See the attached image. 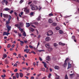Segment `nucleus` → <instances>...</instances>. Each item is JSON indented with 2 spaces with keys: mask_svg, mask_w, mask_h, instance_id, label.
Instances as JSON below:
<instances>
[{
  "mask_svg": "<svg viewBox=\"0 0 79 79\" xmlns=\"http://www.w3.org/2000/svg\"><path fill=\"white\" fill-rule=\"evenodd\" d=\"M11 15H9V19H8V20H6V25H8V24H9L10 23V20H11Z\"/></svg>",
  "mask_w": 79,
  "mask_h": 79,
  "instance_id": "f257e3e1",
  "label": "nucleus"
},
{
  "mask_svg": "<svg viewBox=\"0 0 79 79\" xmlns=\"http://www.w3.org/2000/svg\"><path fill=\"white\" fill-rule=\"evenodd\" d=\"M53 32L52 30H49L48 32H47V36H49V35H51L53 34Z\"/></svg>",
  "mask_w": 79,
  "mask_h": 79,
  "instance_id": "f03ea898",
  "label": "nucleus"
},
{
  "mask_svg": "<svg viewBox=\"0 0 79 79\" xmlns=\"http://www.w3.org/2000/svg\"><path fill=\"white\" fill-rule=\"evenodd\" d=\"M31 9L32 10H38L39 8L37 7V6H34L31 7Z\"/></svg>",
  "mask_w": 79,
  "mask_h": 79,
  "instance_id": "7ed1b4c3",
  "label": "nucleus"
},
{
  "mask_svg": "<svg viewBox=\"0 0 79 79\" xmlns=\"http://www.w3.org/2000/svg\"><path fill=\"white\" fill-rule=\"evenodd\" d=\"M24 11H25L26 13H29V9H25Z\"/></svg>",
  "mask_w": 79,
  "mask_h": 79,
  "instance_id": "20e7f679",
  "label": "nucleus"
},
{
  "mask_svg": "<svg viewBox=\"0 0 79 79\" xmlns=\"http://www.w3.org/2000/svg\"><path fill=\"white\" fill-rule=\"evenodd\" d=\"M71 67V64H70L69 62L67 69H69V68H70Z\"/></svg>",
  "mask_w": 79,
  "mask_h": 79,
  "instance_id": "39448f33",
  "label": "nucleus"
},
{
  "mask_svg": "<svg viewBox=\"0 0 79 79\" xmlns=\"http://www.w3.org/2000/svg\"><path fill=\"white\" fill-rule=\"evenodd\" d=\"M3 1L4 3H5L6 5H7V4L8 3V1L7 0H2Z\"/></svg>",
  "mask_w": 79,
  "mask_h": 79,
  "instance_id": "423d86ee",
  "label": "nucleus"
},
{
  "mask_svg": "<svg viewBox=\"0 0 79 79\" xmlns=\"http://www.w3.org/2000/svg\"><path fill=\"white\" fill-rule=\"evenodd\" d=\"M45 46L47 48H49L50 47V45L49 44H45Z\"/></svg>",
  "mask_w": 79,
  "mask_h": 79,
  "instance_id": "0eeeda50",
  "label": "nucleus"
},
{
  "mask_svg": "<svg viewBox=\"0 0 79 79\" xmlns=\"http://www.w3.org/2000/svg\"><path fill=\"white\" fill-rule=\"evenodd\" d=\"M41 19V15H40L37 18V19L38 21H39Z\"/></svg>",
  "mask_w": 79,
  "mask_h": 79,
  "instance_id": "6e6552de",
  "label": "nucleus"
},
{
  "mask_svg": "<svg viewBox=\"0 0 79 79\" xmlns=\"http://www.w3.org/2000/svg\"><path fill=\"white\" fill-rule=\"evenodd\" d=\"M50 40V37L48 36L45 39L46 41H48L49 40Z\"/></svg>",
  "mask_w": 79,
  "mask_h": 79,
  "instance_id": "1a4fd4ad",
  "label": "nucleus"
},
{
  "mask_svg": "<svg viewBox=\"0 0 79 79\" xmlns=\"http://www.w3.org/2000/svg\"><path fill=\"white\" fill-rule=\"evenodd\" d=\"M6 27L7 29H10L11 30V27L10 26L7 25Z\"/></svg>",
  "mask_w": 79,
  "mask_h": 79,
  "instance_id": "9d476101",
  "label": "nucleus"
},
{
  "mask_svg": "<svg viewBox=\"0 0 79 79\" xmlns=\"http://www.w3.org/2000/svg\"><path fill=\"white\" fill-rule=\"evenodd\" d=\"M3 15L4 18H8V15H5L4 14H3Z\"/></svg>",
  "mask_w": 79,
  "mask_h": 79,
  "instance_id": "9b49d317",
  "label": "nucleus"
},
{
  "mask_svg": "<svg viewBox=\"0 0 79 79\" xmlns=\"http://www.w3.org/2000/svg\"><path fill=\"white\" fill-rule=\"evenodd\" d=\"M30 50V49H25L24 50V52H26L27 53H29V51Z\"/></svg>",
  "mask_w": 79,
  "mask_h": 79,
  "instance_id": "f8f14e48",
  "label": "nucleus"
},
{
  "mask_svg": "<svg viewBox=\"0 0 79 79\" xmlns=\"http://www.w3.org/2000/svg\"><path fill=\"white\" fill-rule=\"evenodd\" d=\"M18 28H19V30H20V31H21L22 32H24V30H23V29L20 28V27H19Z\"/></svg>",
  "mask_w": 79,
  "mask_h": 79,
  "instance_id": "ddd939ff",
  "label": "nucleus"
},
{
  "mask_svg": "<svg viewBox=\"0 0 79 79\" xmlns=\"http://www.w3.org/2000/svg\"><path fill=\"white\" fill-rule=\"evenodd\" d=\"M67 60H68V58H67L65 61L64 63V64L65 65V66H66V65H67L68 64V62H66Z\"/></svg>",
  "mask_w": 79,
  "mask_h": 79,
  "instance_id": "4468645a",
  "label": "nucleus"
},
{
  "mask_svg": "<svg viewBox=\"0 0 79 79\" xmlns=\"http://www.w3.org/2000/svg\"><path fill=\"white\" fill-rule=\"evenodd\" d=\"M26 27H29L30 26V23H26Z\"/></svg>",
  "mask_w": 79,
  "mask_h": 79,
  "instance_id": "2eb2a0df",
  "label": "nucleus"
},
{
  "mask_svg": "<svg viewBox=\"0 0 79 79\" xmlns=\"http://www.w3.org/2000/svg\"><path fill=\"white\" fill-rule=\"evenodd\" d=\"M29 29L31 31V32H34V29L32 28L31 27H30L29 28Z\"/></svg>",
  "mask_w": 79,
  "mask_h": 79,
  "instance_id": "dca6fc26",
  "label": "nucleus"
},
{
  "mask_svg": "<svg viewBox=\"0 0 79 79\" xmlns=\"http://www.w3.org/2000/svg\"><path fill=\"white\" fill-rule=\"evenodd\" d=\"M52 50H53V48L51 47L49 48L48 49V51L49 52H51Z\"/></svg>",
  "mask_w": 79,
  "mask_h": 79,
  "instance_id": "f3484780",
  "label": "nucleus"
},
{
  "mask_svg": "<svg viewBox=\"0 0 79 79\" xmlns=\"http://www.w3.org/2000/svg\"><path fill=\"white\" fill-rule=\"evenodd\" d=\"M19 26L20 27H23V23H19Z\"/></svg>",
  "mask_w": 79,
  "mask_h": 79,
  "instance_id": "a211bd4d",
  "label": "nucleus"
},
{
  "mask_svg": "<svg viewBox=\"0 0 79 79\" xmlns=\"http://www.w3.org/2000/svg\"><path fill=\"white\" fill-rule=\"evenodd\" d=\"M19 76L20 77H23V74L22 73H20L19 74Z\"/></svg>",
  "mask_w": 79,
  "mask_h": 79,
  "instance_id": "6ab92c4d",
  "label": "nucleus"
},
{
  "mask_svg": "<svg viewBox=\"0 0 79 79\" xmlns=\"http://www.w3.org/2000/svg\"><path fill=\"white\" fill-rule=\"evenodd\" d=\"M54 68L55 69H60V68L58 66H55Z\"/></svg>",
  "mask_w": 79,
  "mask_h": 79,
  "instance_id": "aec40b11",
  "label": "nucleus"
},
{
  "mask_svg": "<svg viewBox=\"0 0 79 79\" xmlns=\"http://www.w3.org/2000/svg\"><path fill=\"white\" fill-rule=\"evenodd\" d=\"M33 24H34L35 25H37V26L39 25V23L38 22H34L33 23Z\"/></svg>",
  "mask_w": 79,
  "mask_h": 79,
  "instance_id": "412c9836",
  "label": "nucleus"
},
{
  "mask_svg": "<svg viewBox=\"0 0 79 79\" xmlns=\"http://www.w3.org/2000/svg\"><path fill=\"white\" fill-rule=\"evenodd\" d=\"M46 60L48 61H50V58L49 56H47L46 58Z\"/></svg>",
  "mask_w": 79,
  "mask_h": 79,
  "instance_id": "4be33fe9",
  "label": "nucleus"
},
{
  "mask_svg": "<svg viewBox=\"0 0 79 79\" xmlns=\"http://www.w3.org/2000/svg\"><path fill=\"white\" fill-rule=\"evenodd\" d=\"M59 45H63V46H64V45H65V44L64 43H62L60 42L59 43Z\"/></svg>",
  "mask_w": 79,
  "mask_h": 79,
  "instance_id": "5701e85b",
  "label": "nucleus"
},
{
  "mask_svg": "<svg viewBox=\"0 0 79 79\" xmlns=\"http://www.w3.org/2000/svg\"><path fill=\"white\" fill-rule=\"evenodd\" d=\"M71 16H72V15H70L69 16L66 15L64 16V18H69V17H71Z\"/></svg>",
  "mask_w": 79,
  "mask_h": 79,
  "instance_id": "b1692460",
  "label": "nucleus"
},
{
  "mask_svg": "<svg viewBox=\"0 0 79 79\" xmlns=\"http://www.w3.org/2000/svg\"><path fill=\"white\" fill-rule=\"evenodd\" d=\"M48 22L49 23H52L53 21H52L51 19H49L48 20Z\"/></svg>",
  "mask_w": 79,
  "mask_h": 79,
  "instance_id": "393cba45",
  "label": "nucleus"
},
{
  "mask_svg": "<svg viewBox=\"0 0 79 79\" xmlns=\"http://www.w3.org/2000/svg\"><path fill=\"white\" fill-rule=\"evenodd\" d=\"M51 24L52 26H56L57 24H56V23H53Z\"/></svg>",
  "mask_w": 79,
  "mask_h": 79,
  "instance_id": "a878e982",
  "label": "nucleus"
},
{
  "mask_svg": "<svg viewBox=\"0 0 79 79\" xmlns=\"http://www.w3.org/2000/svg\"><path fill=\"white\" fill-rule=\"evenodd\" d=\"M16 77H17V78L18 79V78H19V73H16Z\"/></svg>",
  "mask_w": 79,
  "mask_h": 79,
  "instance_id": "bb28decb",
  "label": "nucleus"
},
{
  "mask_svg": "<svg viewBox=\"0 0 79 79\" xmlns=\"http://www.w3.org/2000/svg\"><path fill=\"white\" fill-rule=\"evenodd\" d=\"M59 32L60 34H63V31L62 30H59Z\"/></svg>",
  "mask_w": 79,
  "mask_h": 79,
  "instance_id": "cd10ccee",
  "label": "nucleus"
},
{
  "mask_svg": "<svg viewBox=\"0 0 79 79\" xmlns=\"http://www.w3.org/2000/svg\"><path fill=\"white\" fill-rule=\"evenodd\" d=\"M4 10L5 11H10V9L7 8H6L5 9H4Z\"/></svg>",
  "mask_w": 79,
  "mask_h": 79,
  "instance_id": "c85d7f7f",
  "label": "nucleus"
},
{
  "mask_svg": "<svg viewBox=\"0 0 79 79\" xmlns=\"http://www.w3.org/2000/svg\"><path fill=\"white\" fill-rule=\"evenodd\" d=\"M54 47H57L58 46V44H57L55 43L53 44Z\"/></svg>",
  "mask_w": 79,
  "mask_h": 79,
  "instance_id": "c756f323",
  "label": "nucleus"
},
{
  "mask_svg": "<svg viewBox=\"0 0 79 79\" xmlns=\"http://www.w3.org/2000/svg\"><path fill=\"white\" fill-rule=\"evenodd\" d=\"M23 35L24 37H26V34L25 31H24V33H23Z\"/></svg>",
  "mask_w": 79,
  "mask_h": 79,
  "instance_id": "7c9ffc66",
  "label": "nucleus"
},
{
  "mask_svg": "<svg viewBox=\"0 0 79 79\" xmlns=\"http://www.w3.org/2000/svg\"><path fill=\"white\" fill-rule=\"evenodd\" d=\"M52 76V74L51 73H49V75L48 76V78H50Z\"/></svg>",
  "mask_w": 79,
  "mask_h": 79,
  "instance_id": "2f4dec72",
  "label": "nucleus"
},
{
  "mask_svg": "<svg viewBox=\"0 0 79 79\" xmlns=\"http://www.w3.org/2000/svg\"><path fill=\"white\" fill-rule=\"evenodd\" d=\"M34 12H31L30 14V16H33V15H34Z\"/></svg>",
  "mask_w": 79,
  "mask_h": 79,
  "instance_id": "473e14b6",
  "label": "nucleus"
},
{
  "mask_svg": "<svg viewBox=\"0 0 79 79\" xmlns=\"http://www.w3.org/2000/svg\"><path fill=\"white\" fill-rule=\"evenodd\" d=\"M6 56H7L6 54H4L3 55V57H4V58H6Z\"/></svg>",
  "mask_w": 79,
  "mask_h": 79,
  "instance_id": "72a5a7b5",
  "label": "nucleus"
},
{
  "mask_svg": "<svg viewBox=\"0 0 79 79\" xmlns=\"http://www.w3.org/2000/svg\"><path fill=\"white\" fill-rule=\"evenodd\" d=\"M65 79H68V76L67 75V74L65 75Z\"/></svg>",
  "mask_w": 79,
  "mask_h": 79,
  "instance_id": "f704fd0d",
  "label": "nucleus"
},
{
  "mask_svg": "<svg viewBox=\"0 0 79 79\" xmlns=\"http://www.w3.org/2000/svg\"><path fill=\"white\" fill-rule=\"evenodd\" d=\"M17 66H18V64L15 63L14 64L13 66L14 67H15V66H16V67H17Z\"/></svg>",
  "mask_w": 79,
  "mask_h": 79,
  "instance_id": "c9c22d12",
  "label": "nucleus"
},
{
  "mask_svg": "<svg viewBox=\"0 0 79 79\" xmlns=\"http://www.w3.org/2000/svg\"><path fill=\"white\" fill-rule=\"evenodd\" d=\"M5 62L6 64H8V60H5Z\"/></svg>",
  "mask_w": 79,
  "mask_h": 79,
  "instance_id": "e433bc0d",
  "label": "nucleus"
},
{
  "mask_svg": "<svg viewBox=\"0 0 79 79\" xmlns=\"http://www.w3.org/2000/svg\"><path fill=\"white\" fill-rule=\"evenodd\" d=\"M56 29L57 30H59V29H60V27H57L56 28Z\"/></svg>",
  "mask_w": 79,
  "mask_h": 79,
  "instance_id": "4c0bfd02",
  "label": "nucleus"
},
{
  "mask_svg": "<svg viewBox=\"0 0 79 79\" xmlns=\"http://www.w3.org/2000/svg\"><path fill=\"white\" fill-rule=\"evenodd\" d=\"M72 39H73V40H74V39H75V36L74 35L72 37Z\"/></svg>",
  "mask_w": 79,
  "mask_h": 79,
  "instance_id": "58836bf2",
  "label": "nucleus"
},
{
  "mask_svg": "<svg viewBox=\"0 0 79 79\" xmlns=\"http://www.w3.org/2000/svg\"><path fill=\"white\" fill-rule=\"evenodd\" d=\"M11 47V45L10 44H9L7 45V48H10Z\"/></svg>",
  "mask_w": 79,
  "mask_h": 79,
  "instance_id": "ea45409f",
  "label": "nucleus"
},
{
  "mask_svg": "<svg viewBox=\"0 0 79 79\" xmlns=\"http://www.w3.org/2000/svg\"><path fill=\"white\" fill-rule=\"evenodd\" d=\"M41 70L42 71H45V68H43L41 69Z\"/></svg>",
  "mask_w": 79,
  "mask_h": 79,
  "instance_id": "a19ab883",
  "label": "nucleus"
},
{
  "mask_svg": "<svg viewBox=\"0 0 79 79\" xmlns=\"http://www.w3.org/2000/svg\"><path fill=\"white\" fill-rule=\"evenodd\" d=\"M53 15V14L52 13L49 14V16H52Z\"/></svg>",
  "mask_w": 79,
  "mask_h": 79,
  "instance_id": "79ce46f5",
  "label": "nucleus"
},
{
  "mask_svg": "<svg viewBox=\"0 0 79 79\" xmlns=\"http://www.w3.org/2000/svg\"><path fill=\"white\" fill-rule=\"evenodd\" d=\"M29 47H30V48H33V46L31 45H29Z\"/></svg>",
  "mask_w": 79,
  "mask_h": 79,
  "instance_id": "37998d69",
  "label": "nucleus"
},
{
  "mask_svg": "<svg viewBox=\"0 0 79 79\" xmlns=\"http://www.w3.org/2000/svg\"><path fill=\"white\" fill-rule=\"evenodd\" d=\"M23 2H24V0H21L20 1V3H22Z\"/></svg>",
  "mask_w": 79,
  "mask_h": 79,
  "instance_id": "c03bdc74",
  "label": "nucleus"
},
{
  "mask_svg": "<svg viewBox=\"0 0 79 79\" xmlns=\"http://www.w3.org/2000/svg\"><path fill=\"white\" fill-rule=\"evenodd\" d=\"M16 79V77L15 76H13V79Z\"/></svg>",
  "mask_w": 79,
  "mask_h": 79,
  "instance_id": "a18cd8bd",
  "label": "nucleus"
},
{
  "mask_svg": "<svg viewBox=\"0 0 79 79\" xmlns=\"http://www.w3.org/2000/svg\"><path fill=\"white\" fill-rule=\"evenodd\" d=\"M14 72H17L18 71V69H16L14 70Z\"/></svg>",
  "mask_w": 79,
  "mask_h": 79,
  "instance_id": "49530a36",
  "label": "nucleus"
},
{
  "mask_svg": "<svg viewBox=\"0 0 79 79\" xmlns=\"http://www.w3.org/2000/svg\"><path fill=\"white\" fill-rule=\"evenodd\" d=\"M31 53H33L34 55H35V52L34 51H31Z\"/></svg>",
  "mask_w": 79,
  "mask_h": 79,
  "instance_id": "de8ad7c7",
  "label": "nucleus"
},
{
  "mask_svg": "<svg viewBox=\"0 0 79 79\" xmlns=\"http://www.w3.org/2000/svg\"><path fill=\"white\" fill-rule=\"evenodd\" d=\"M6 32H4L3 34V35H6Z\"/></svg>",
  "mask_w": 79,
  "mask_h": 79,
  "instance_id": "09e8293b",
  "label": "nucleus"
},
{
  "mask_svg": "<svg viewBox=\"0 0 79 79\" xmlns=\"http://www.w3.org/2000/svg\"><path fill=\"white\" fill-rule=\"evenodd\" d=\"M19 58H21V55L19 54Z\"/></svg>",
  "mask_w": 79,
  "mask_h": 79,
  "instance_id": "8fccbe9b",
  "label": "nucleus"
},
{
  "mask_svg": "<svg viewBox=\"0 0 79 79\" xmlns=\"http://www.w3.org/2000/svg\"><path fill=\"white\" fill-rule=\"evenodd\" d=\"M14 11L13 10H11L10 12V14H12V13H13Z\"/></svg>",
  "mask_w": 79,
  "mask_h": 79,
  "instance_id": "3c124183",
  "label": "nucleus"
},
{
  "mask_svg": "<svg viewBox=\"0 0 79 79\" xmlns=\"http://www.w3.org/2000/svg\"><path fill=\"white\" fill-rule=\"evenodd\" d=\"M73 75H74V73H73L72 74H70V77H72V76H73Z\"/></svg>",
  "mask_w": 79,
  "mask_h": 79,
  "instance_id": "603ef678",
  "label": "nucleus"
},
{
  "mask_svg": "<svg viewBox=\"0 0 79 79\" xmlns=\"http://www.w3.org/2000/svg\"><path fill=\"white\" fill-rule=\"evenodd\" d=\"M6 75H2V77H3V78H4V77H5Z\"/></svg>",
  "mask_w": 79,
  "mask_h": 79,
  "instance_id": "864d4df0",
  "label": "nucleus"
},
{
  "mask_svg": "<svg viewBox=\"0 0 79 79\" xmlns=\"http://www.w3.org/2000/svg\"><path fill=\"white\" fill-rule=\"evenodd\" d=\"M15 44H13L11 46L12 48H14V47H15Z\"/></svg>",
  "mask_w": 79,
  "mask_h": 79,
  "instance_id": "5fc2aeb1",
  "label": "nucleus"
},
{
  "mask_svg": "<svg viewBox=\"0 0 79 79\" xmlns=\"http://www.w3.org/2000/svg\"><path fill=\"white\" fill-rule=\"evenodd\" d=\"M42 62L43 63V64H44V65L47 64H46V63H45L44 61H42Z\"/></svg>",
  "mask_w": 79,
  "mask_h": 79,
  "instance_id": "6e6d98bb",
  "label": "nucleus"
},
{
  "mask_svg": "<svg viewBox=\"0 0 79 79\" xmlns=\"http://www.w3.org/2000/svg\"><path fill=\"white\" fill-rule=\"evenodd\" d=\"M30 69H31V67H28L27 69V71H29V70H30Z\"/></svg>",
  "mask_w": 79,
  "mask_h": 79,
  "instance_id": "4d7b16f0",
  "label": "nucleus"
},
{
  "mask_svg": "<svg viewBox=\"0 0 79 79\" xmlns=\"http://www.w3.org/2000/svg\"><path fill=\"white\" fill-rule=\"evenodd\" d=\"M27 69V68H23L22 69L23 70H26V69Z\"/></svg>",
  "mask_w": 79,
  "mask_h": 79,
  "instance_id": "13d9d810",
  "label": "nucleus"
},
{
  "mask_svg": "<svg viewBox=\"0 0 79 79\" xmlns=\"http://www.w3.org/2000/svg\"><path fill=\"white\" fill-rule=\"evenodd\" d=\"M39 58L40 60V61H42V60H43L42 59V58L41 57H39Z\"/></svg>",
  "mask_w": 79,
  "mask_h": 79,
  "instance_id": "bf43d9fd",
  "label": "nucleus"
},
{
  "mask_svg": "<svg viewBox=\"0 0 79 79\" xmlns=\"http://www.w3.org/2000/svg\"><path fill=\"white\" fill-rule=\"evenodd\" d=\"M19 26V25L18 24L15 25V26H16V27H17L18 28V27Z\"/></svg>",
  "mask_w": 79,
  "mask_h": 79,
  "instance_id": "052dcab7",
  "label": "nucleus"
},
{
  "mask_svg": "<svg viewBox=\"0 0 79 79\" xmlns=\"http://www.w3.org/2000/svg\"><path fill=\"white\" fill-rule=\"evenodd\" d=\"M9 34H10V33H8V32H6V35H8Z\"/></svg>",
  "mask_w": 79,
  "mask_h": 79,
  "instance_id": "680f3d73",
  "label": "nucleus"
},
{
  "mask_svg": "<svg viewBox=\"0 0 79 79\" xmlns=\"http://www.w3.org/2000/svg\"><path fill=\"white\" fill-rule=\"evenodd\" d=\"M25 48L27 49L28 48V46L27 45H26L25 46Z\"/></svg>",
  "mask_w": 79,
  "mask_h": 79,
  "instance_id": "e2e57ef3",
  "label": "nucleus"
},
{
  "mask_svg": "<svg viewBox=\"0 0 79 79\" xmlns=\"http://www.w3.org/2000/svg\"><path fill=\"white\" fill-rule=\"evenodd\" d=\"M20 42L21 44H24V42H23V41H20Z\"/></svg>",
  "mask_w": 79,
  "mask_h": 79,
  "instance_id": "0e129e2a",
  "label": "nucleus"
},
{
  "mask_svg": "<svg viewBox=\"0 0 79 79\" xmlns=\"http://www.w3.org/2000/svg\"><path fill=\"white\" fill-rule=\"evenodd\" d=\"M34 79V77L33 76H32L31 77V79Z\"/></svg>",
  "mask_w": 79,
  "mask_h": 79,
  "instance_id": "69168bd1",
  "label": "nucleus"
},
{
  "mask_svg": "<svg viewBox=\"0 0 79 79\" xmlns=\"http://www.w3.org/2000/svg\"><path fill=\"white\" fill-rule=\"evenodd\" d=\"M3 15V14L2 13H0V16H1V17L2 18V15Z\"/></svg>",
  "mask_w": 79,
  "mask_h": 79,
  "instance_id": "338daca9",
  "label": "nucleus"
},
{
  "mask_svg": "<svg viewBox=\"0 0 79 79\" xmlns=\"http://www.w3.org/2000/svg\"><path fill=\"white\" fill-rule=\"evenodd\" d=\"M24 43H27V40H24Z\"/></svg>",
  "mask_w": 79,
  "mask_h": 79,
  "instance_id": "774afa93",
  "label": "nucleus"
}]
</instances>
